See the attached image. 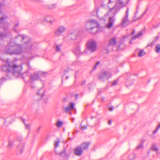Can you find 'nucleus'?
Wrapping results in <instances>:
<instances>
[{
	"mask_svg": "<svg viewBox=\"0 0 160 160\" xmlns=\"http://www.w3.org/2000/svg\"><path fill=\"white\" fill-rule=\"evenodd\" d=\"M37 47V44L32 41L27 36L19 35L12 39L6 47L3 52L8 54H18L22 51L32 54Z\"/></svg>",
	"mask_w": 160,
	"mask_h": 160,
	"instance_id": "obj_1",
	"label": "nucleus"
},
{
	"mask_svg": "<svg viewBox=\"0 0 160 160\" xmlns=\"http://www.w3.org/2000/svg\"><path fill=\"white\" fill-rule=\"evenodd\" d=\"M15 61H13L9 62L7 60L5 65L2 67V70L7 72V76L10 78H11L12 76L18 77L21 74L22 67L21 65H16L15 64Z\"/></svg>",
	"mask_w": 160,
	"mask_h": 160,
	"instance_id": "obj_2",
	"label": "nucleus"
},
{
	"mask_svg": "<svg viewBox=\"0 0 160 160\" xmlns=\"http://www.w3.org/2000/svg\"><path fill=\"white\" fill-rule=\"evenodd\" d=\"M99 24L96 20L92 19L86 22L85 28L89 33L95 34L98 32V29Z\"/></svg>",
	"mask_w": 160,
	"mask_h": 160,
	"instance_id": "obj_3",
	"label": "nucleus"
},
{
	"mask_svg": "<svg viewBox=\"0 0 160 160\" xmlns=\"http://www.w3.org/2000/svg\"><path fill=\"white\" fill-rule=\"evenodd\" d=\"M129 0H117L116 4L115 6L112 8L110 10V11L108 13L106 14L105 17L101 18L100 20L101 22H105L106 19L105 18V17L108 15V14L111 12H114V14H115L117 12V11L119 10L121 7L127 4Z\"/></svg>",
	"mask_w": 160,
	"mask_h": 160,
	"instance_id": "obj_4",
	"label": "nucleus"
},
{
	"mask_svg": "<svg viewBox=\"0 0 160 160\" xmlns=\"http://www.w3.org/2000/svg\"><path fill=\"white\" fill-rule=\"evenodd\" d=\"M97 45L96 42L93 39L89 40L87 43L86 49L91 52L95 51L97 49Z\"/></svg>",
	"mask_w": 160,
	"mask_h": 160,
	"instance_id": "obj_5",
	"label": "nucleus"
},
{
	"mask_svg": "<svg viewBox=\"0 0 160 160\" xmlns=\"http://www.w3.org/2000/svg\"><path fill=\"white\" fill-rule=\"evenodd\" d=\"M135 31L133 30L130 34H127V35L124 36V39L126 38H129L130 40L129 42V43L130 44H132V41L138 38L140 36V32H138L136 35H135Z\"/></svg>",
	"mask_w": 160,
	"mask_h": 160,
	"instance_id": "obj_6",
	"label": "nucleus"
},
{
	"mask_svg": "<svg viewBox=\"0 0 160 160\" xmlns=\"http://www.w3.org/2000/svg\"><path fill=\"white\" fill-rule=\"evenodd\" d=\"M43 76V75L41 72H39L34 73L30 75L29 82L30 83H32L39 80L41 76Z\"/></svg>",
	"mask_w": 160,
	"mask_h": 160,
	"instance_id": "obj_7",
	"label": "nucleus"
},
{
	"mask_svg": "<svg viewBox=\"0 0 160 160\" xmlns=\"http://www.w3.org/2000/svg\"><path fill=\"white\" fill-rule=\"evenodd\" d=\"M111 72L108 71H104L102 72L98 75V77L100 80H104L107 79L111 76Z\"/></svg>",
	"mask_w": 160,
	"mask_h": 160,
	"instance_id": "obj_8",
	"label": "nucleus"
},
{
	"mask_svg": "<svg viewBox=\"0 0 160 160\" xmlns=\"http://www.w3.org/2000/svg\"><path fill=\"white\" fill-rule=\"evenodd\" d=\"M128 12L129 9L128 8H127L126 12V15L123 18L121 24V25H122V27H126L130 23V22L128 19Z\"/></svg>",
	"mask_w": 160,
	"mask_h": 160,
	"instance_id": "obj_9",
	"label": "nucleus"
},
{
	"mask_svg": "<svg viewBox=\"0 0 160 160\" xmlns=\"http://www.w3.org/2000/svg\"><path fill=\"white\" fill-rule=\"evenodd\" d=\"M75 104L73 102L70 103L69 105L67 106L66 107H64L63 108V111L66 112H68L74 108Z\"/></svg>",
	"mask_w": 160,
	"mask_h": 160,
	"instance_id": "obj_10",
	"label": "nucleus"
},
{
	"mask_svg": "<svg viewBox=\"0 0 160 160\" xmlns=\"http://www.w3.org/2000/svg\"><path fill=\"white\" fill-rule=\"evenodd\" d=\"M42 19H44L45 21L50 24L52 23L55 21L54 18L51 15H48L45 18Z\"/></svg>",
	"mask_w": 160,
	"mask_h": 160,
	"instance_id": "obj_11",
	"label": "nucleus"
},
{
	"mask_svg": "<svg viewBox=\"0 0 160 160\" xmlns=\"http://www.w3.org/2000/svg\"><path fill=\"white\" fill-rule=\"evenodd\" d=\"M115 20L113 17H110L109 18L108 22L106 24L105 27L108 28H111L113 26Z\"/></svg>",
	"mask_w": 160,
	"mask_h": 160,
	"instance_id": "obj_12",
	"label": "nucleus"
},
{
	"mask_svg": "<svg viewBox=\"0 0 160 160\" xmlns=\"http://www.w3.org/2000/svg\"><path fill=\"white\" fill-rule=\"evenodd\" d=\"M83 150L81 146H79L75 148V153L77 156H81L83 153Z\"/></svg>",
	"mask_w": 160,
	"mask_h": 160,
	"instance_id": "obj_13",
	"label": "nucleus"
},
{
	"mask_svg": "<svg viewBox=\"0 0 160 160\" xmlns=\"http://www.w3.org/2000/svg\"><path fill=\"white\" fill-rule=\"evenodd\" d=\"M65 30L66 28L64 26H60L55 32V34L56 36H59L62 33H63L65 31Z\"/></svg>",
	"mask_w": 160,
	"mask_h": 160,
	"instance_id": "obj_14",
	"label": "nucleus"
},
{
	"mask_svg": "<svg viewBox=\"0 0 160 160\" xmlns=\"http://www.w3.org/2000/svg\"><path fill=\"white\" fill-rule=\"evenodd\" d=\"M77 33L76 31H71L69 32L68 37L71 40H75L77 38Z\"/></svg>",
	"mask_w": 160,
	"mask_h": 160,
	"instance_id": "obj_15",
	"label": "nucleus"
},
{
	"mask_svg": "<svg viewBox=\"0 0 160 160\" xmlns=\"http://www.w3.org/2000/svg\"><path fill=\"white\" fill-rule=\"evenodd\" d=\"M73 52L77 56H79L82 54V52L80 50V47L79 46L76 47L73 50Z\"/></svg>",
	"mask_w": 160,
	"mask_h": 160,
	"instance_id": "obj_16",
	"label": "nucleus"
},
{
	"mask_svg": "<svg viewBox=\"0 0 160 160\" xmlns=\"http://www.w3.org/2000/svg\"><path fill=\"white\" fill-rule=\"evenodd\" d=\"M90 144V143L89 142H85L82 143L80 146L83 150H86L88 148Z\"/></svg>",
	"mask_w": 160,
	"mask_h": 160,
	"instance_id": "obj_17",
	"label": "nucleus"
},
{
	"mask_svg": "<svg viewBox=\"0 0 160 160\" xmlns=\"http://www.w3.org/2000/svg\"><path fill=\"white\" fill-rule=\"evenodd\" d=\"M116 42V39L114 38H111L109 41L108 47L113 46L115 45Z\"/></svg>",
	"mask_w": 160,
	"mask_h": 160,
	"instance_id": "obj_18",
	"label": "nucleus"
},
{
	"mask_svg": "<svg viewBox=\"0 0 160 160\" xmlns=\"http://www.w3.org/2000/svg\"><path fill=\"white\" fill-rule=\"evenodd\" d=\"M24 145L22 143H21L18 146V150L20 151L21 153H22L23 151Z\"/></svg>",
	"mask_w": 160,
	"mask_h": 160,
	"instance_id": "obj_19",
	"label": "nucleus"
},
{
	"mask_svg": "<svg viewBox=\"0 0 160 160\" xmlns=\"http://www.w3.org/2000/svg\"><path fill=\"white\" fill-rule=\"evenodd\" d=\"M37 94L38 95H40V98H42L44 96L43 91L42 89H40L37 92Z\"/></svg>",
	"mask_w": 160,
	"mask_h": 160,
	"instance_id": "obj_20",
	"label": "nucleus"
},
{
	"mask_svg": "<svg viewBox=\"0 0 160 160\" xmlns=\"http://www.w3.org/2000/svg\"><path fill=\"white\" fill-rule=\"evenodd\" d=\"M62 45L60 44L59 45H56L55 47L56 51L57 52H60L61 51V47Z\"/></svg>",
	"mask_w": 160,
	"mask_h": 160,
	"instance_id": "obj_21",
	"label": "nucleus"
},
{
	"mask_svg": "<svg viewBox=\"0 0 160 160\" xmlns=\"http://www.w3.org/2000/svg\"><path fill=\"white\" fill-rule=\"evenodd\" d=\"M27 67H28V69L24 73H23V74H26L27 75L28 73L29 72V71L31 69V68L30 66L29 62H28V63H27Z\"/></svg>",
	"mask_w": 160,
	"mask_h": 160,
	"instance_id": "obj_22",
	"label": "nucleus"
},
{
	"mask_svg": "<svg viewBox=\"0 0 160 160\" xmlns=\"http://www.w3.org/2000/svg\"><path fill=\"white\" fill-rule=\"evenodd\" d=\"M155 51L157 53H159L160 52V44L157 45L155 48Z\"/></svg>",
	"mask_w": 160,
	"mask_h": 160,
	"instance_id": "obj_23",
	"label": "nucleus"
},
{
	"mask_svg": "<svg viewBox=\"0 0 160 160\" xmlns=\"http://www.w3.org/2000/svg\"><path fill=\"white\" fill-rule=\"evenodd\" d=\"M63 123L62 122L60 121H58L56 123V125L57 126L58 128H60L63 125Z\"/></svg>",
	"mask_w": 160,
	"mask_h": 160,
	"instance_id": "obj_24",
	"label": "nucleus"
},
{
	"mask_svg": "<svg viewBox=\"0 0 160 160\" xmlns=\"http://www.w3.org/2000/svg\"><path fill=\"white\" fill-rule=\"evenodd\" d=\"M21 119H22V122H23V123L25 124V128L27 129H29V128L30 125L28 124H26L25 123V119L23 118H22Z\"/></svg>",
	"mask_w": 160,
	"mask_h": 160,
	"instance_id": "obj_25",
	"label": "nucleus"
},
{
	"mask_svg": "<svg viewBox=\"0 0 160 160\" xmlns=\"http://www.w3.org/2000/svg\"><path fill=\"white\" fill-rule=\"evenodd\" d=\"M7 35L5 34H3L2 32H0V40H2L4 38L6 37Z\"/></svg>",
	"mask_w": 160,
	"mask_h": 160,
	"instance_id": "obj_26",
	"label": "nucleus"
},
{
	"mask_svg": "<svg viewBox=\"0 0 160 160\" xmlns=\"http://www.w3.org/2000/svg\"><path fill=\"white\" fill-rule=\"evenodd\" d=\"M152 149L155 151H158V148L155 146V145H153L152 147Z\"/></svg>",
	"mask_w": 160,
	"mask_h": 160,
	"instance_id": "obj_27",
	"label": "nucleus"
},
{
	"mask_svg": "<svg viewBox=\"0 0 160 160\" xmlns=\"http://www.w3.org/2000/svg\"><path fill=\"white\" fill-rule=\"evenodd\" d=\"M9 26V23L8 22H5L4 25H3L2 26L5 30L6 29V28H8Z\"/></svg>",
	"mask_w": 160,
	"mask_h": 160,
	"instance_id": "obj_28",
	"label": "nucleus"
},
{
	"mask_svg": "<svg viewBox=\"0 0 160 160\" xmlns=\"http://www.w3.org/2000/svg\"><path fill=\"white\" fill-rule=\"evenodd\" d=\"M100 64V62L98 61V62H97V63H96V64L94 66L92 70H95L96 69L98 65H99Z\"/></svg>",
	"mask_w": 160,
	"mask_h": 160,
	"instance_id": "obj_29",
	"label": "nucleus"
},
{
	"mask_svg": "<svg viewBox=\"0 0 160 160\" xmlns=\"http://www.w3.org/2000/svg\"><path fill=\"white\" fill-rule=\"evenodd\" d=\"M160 128V123L158 125V126L157 127V129L155 130L154 131H153V134H155V133H156L157 132L158 130Z\"/></svg>",
	"mask_w": 160,
	"mask_h": 160,
	"instance_id": "obj_30",
	"label": "nucleus"
},
{
	"mask_svg": "<svg viewBox=\"0 0 160 160\" xmlns=\"http://www.w3.org/2000/svg\"><path fill=\"white\" fill-rule=\"evenodd\" d=\"M19 25V23L18 22H16L15 24H14V29L15 31H16L15 28H16L17 27H18Z\"/></svg>",
	"mask_w": 160,
	"mask_h": 160,
	"instance_id": "obj_31",
	"label": "nucleus"
},
{
	"mask_svg": "<svg viewBox=\"0 0 160 160\" xmlns=\"http://www.w3.org/2000/svg\"><path fill=\"white\" fill-rule=\"evenodd\" d=\"M118 82V79H117L116 80H114L113 82L112 85L115 86V85H116V84H117Z\"/></svg>",
	"mask_w": 160,
	"mask_h": 160,
	"instance_id": "obj_32",
	"label": "nucleus"
},
{
	"mask_svg": "<svg viewBox=\"0 0 160 160\" xmlns=\"http://www.w3.org/2000/svg\"><path fill=\"white\" fill-rule=\"evenodd\" d=\"M141 148H143V146H142V144L144 143L145 141V140L144 139H142L141 141Z\"/></svg>",
	"mask_w": 160,
	"mask_h": 160,
	"instance_id": "obj_33",
	"label": "nucleus"
},
{
	"mask_svg": "<svg viewBox=\"0 0 160 160\" xmlns=\"http://www.w3.org/2000/svg\"><path fill=\"white\" fill-rule=\"evenodd\" d=\"M13 144V142L11 141H9L8 142V145L10 147H11V146Z\"/></svg>",
	"mask_w": 160,
	"mask_h": 160,
	"instance_id": "obj_34",
	"label": "nucleus"
},
{
	"mask_svg": "<svg viewBox=\"0 0 160 160\" xmlns=\"http://www.w3.org/2000/svg\"><path fill=\"white\" fill-rule=\"evenodd\" d=\"M59 141H57L55 142L54 145L55 147H57L58 145Z\"/></svg>",
	"mask_w": 160,
	"mask_h": 160,
	"instance_id": "obj_35",
	"label": "nucleus"
},
{
	"mask_svg": "<svg viewBox=\"0 0 160 160\" xmlns=\"http://www.w3.org/2000/svg\"><path fill=\"white\" fill-rule=\"evenodd\" d=\"M81 129H82V130H85L87 129V127L86 126H82V125L81 126Z\"/></svg>",
	"mask_w": 160,
	"mask_h": 160,
	"instance_id": "obj_36",
	"label": "nucleus"
},
{
	"mask_svg": "<svg viewBox=\"0 0 160 160\" xmlns=\"http://www.w3.org/2000/svg\"><path fill=\"white\" fill-rule=\"evenodd\" d=\"M145 54L144 52L142 50H141V57L144 55Z\"/></svg>",
	"mask_w": 160,
	"mask_h": 160,
	"instance_id": "obj_37",
	"label": "nucleus"
},
{
	"mask_svg": "<svg viewBox=\"0 0 160 160\" xmlns=\"http://www.w3.org/2000/svg\"><path fill=\"white\" fill-rule=\"evenodd\" d=\"M136 52H137L138 53V56L140 57V49H138L136 51Z\"/></svg>",
	"mask_w": 160,
	"mask_h": 160,
	"instance_id": "obj_38",
	"label": "nucleus"
},
{
	"mask_svg": "<svg viewBox=\"0 0 160 160\" xmlns=\"http://www.w3.org/2000/svg\"><path fill=\"white\" fill-rule=\"evenodd\" d=\"M56 5L55 4H53L52 5V7L50 8V9H52L55 7Z\"/></svg>",
	"mask_w": 160,
	"mask_h": 160,
	"instance_id": "obj_39",
	"label": "nucleus"
},
{
	"mask_svg": "<svg viewBox=\"0 0 160 160\" xmlns=\"http://www.w3.org/2000/svg\"><path fill=\"white\" fill-rule=\"evenodd\" d=\"M132 156H133V157L132 158L131 157L130 158V159L131 160H134V159L135 158V156L134 155H133Z\"/></svg>",
	"mask_w": 160,
	"mask_h": 160,
	"instance_id": "obj_40",
	"label": "nucleus"
},
{
	"mask_svg": "<svg viewBox=\"0 0 160 160\" xmlns=\"http://www.w3.org/2000/svg\"><path fill=\"white\" fill-rule=\"evenodd\" d=\"M32 58H33V57L32 56H28L27 57V59H32Z\"/></svg>",
	"mask_w": 160,
	"mask_h": 160,
	"instance_id": "obj_41",
	"label": "nucleus"
},
{
	"mask_svg": "<svg viewBox=\"0 0 160 160\" xmlns=\"http://www.w3.org/2000/svg\"><path fill=\"white\" fill-rule=\"evenodd\" d=\"M113 107H111L109 108V110L110 111H112L113 110Z\"/></svg>",
	"mask_w": 160,
	"mask_h": 160,
	"instance_id": "obj_42",
	"label": "nucleus"
},
{
	"mask_svg": "<svg viewBox=\"0 0 160 160\" xmlns=\"http://www.w3.org/2000/svg\"><path fill=\"white\" fill-rule=\"evenodd\" d=\"M94 10L95 11L96 13L97 14L98 12V8H95L94 9Z\"/></svg>",
	"mask_w": 160,
	"mask_h": 160,
	"instance_id": "obj_43",
	"label": "nucleus"
},
{
	"mask_svg": "<svg viewBox=\"0 0 160 160\" xmlns=\"http://www.w3.org/2000/svg\"><path fill=\"white\" fill-rule=\"evenodd\" d=\"M86 83V81H83V82H82L81 83V85L82 86H83V85H84Z\"/></svg>",
	"mask_w": 160,
	"mask_h": 160,
	"instance_id": "obj_44",
	"label": "nucleus"
},
{
	"mask_svg": "<svg viewBox=\"0 0 160 160\" xmlns=\"http://www.w3.org/2000/svg\"><path fill=\"white\" fill-rule=\"evenodd\" d=\"M140 148V145H139L136 148V149L137 150H139Z\"/></svg>",
	"mask_w": 160,
	"mask_h": 160,
	"instance_id": "obj_45",
	"label": "nucleus"
},
{
	"mask_svg": "<svg viewBox=\"0 0 160 160\" xmlns=\"http://www.w3.org/2000/svg\"><path fill=\"white\" fill-rule=\"evenodd\" d=\"M108 124L109 125H110L112 124V121L110 120H109L108 122Z\"/></svg>",
	"mask_w": 160,
	"mask_h": 160,
	"instance_id": "obj_46",
	"label": "nucleus"
},
{
	"mask_svg": "<svg viewBox=\"0 0 160 160\" xmlns=\"http://www.w3.org/2000/svg\"><path fill=\"white\" fill-rule=\"evenodd\" d=\"M48 101V99L47 98L46 100H44L45 102V103H47Z\"/></svg>",
	"mask_w": 160,
	"mask_h": 160,
	"instance_id": "obj_47",
	"label": "nucleus"
},
{
	"mask_svg": "<svg viewBox=\"0 0 160 160\" xmlns=\"http://www.w3.org/2000/svg\"><path fill=\"white\" fill-rule=\"evenodd\" d=\"M146 13V11H145V12H144V13H143L142 14V17L143 16L144 14H145Z\"/></svg>",
	"mask_w": 160,
	"mask_h": 160,
	"instance_id": "obj_48",
	"label": "nucleus"
},
{
	"mask_svg": "<svg viewBox=\"0 0 160 160\" xmlns=\"http://www.w3.org/2000/svg\"><path fill=\"white\" fill-rule=\"evenodd\" d=\"M112 2L111 1V0H109L108 3H110Z\"/></svg>",
	"mask_w": 160,
	"mask_h": 160,
	"instance_id": "obj_49",
	"label": "nucleus"
},
{
	"mask_svg": "<svg viewBox=\"0 0 160 160\" xmlns=\"http://www.w3.org/2000/svg\"><path fill=\"white\" fill-rule=\"evenodd\" d=\"M138 12V8L137 9V11H136V12L135 14V16H136V13H137Z\"/></svg>",
	"mask_w": 160,
	"mask_h": 160,
	"instance_id": "obj_50",
	"label": "nucleus"
},
{
	"mask_svg": "<svg viewBox=\"0 0 160 160\" xmlns=\"http://www.w3.org/2000/svg\"><path fill=\"white\" fill-rule=\"evenodd\" d=\"M140 34H141V36L142 35L143 33H142V32H141V33H140Z\"/></svg>",
	"mask_w": 160,
	"mask_h": 160,
	"instance_id": "obj_51",
	"label": "nucleus"
},
{
	"mask_svg": "<svg viewBox=\"0 0 160 160\" xmlns=\"http://www.w3.org/2000/svg\"><path fill=\"white\" fill-rule=\"evenodd\" d=\"M64 152H63L61 153V154L62 155V154H64Z\"/></svg>",
	"mask_w": 160,
	"mask_h": 160,
	"instance_id": "obj_52",
	"label": "nucleus"
},
{
	"mask_svg": "<svg viewBox=\"0 0 160 160\" xmlns=\"http://www.w3.org/2000/svg\"><path fill=\"white\" fill-rule=\"evenodd\" d=\"M22 78H23V79L25 80V78H24V76H22Z\"/></svg>",
	"mask_w": 160,
	"mask_h": 160,
	"instance_id": "obj_53",
	"label": "nucleus"
},
{
	"mask_svg": "<svg viewBox=\"0 0 160 160\" xmlns=\"http://www.w3.org/2000/svg\"><path fill=\"white\" fill-rule=\"evenodd\" d=\"M87 50H85V51H84L85 53H86V52Z\"/></svg>",
	"mask_w": 160,
	"mask_h": 160,
	"instance_id": "obj_54",
	"label": "nucleus"
},
{
	"mask_svg": "<svg viewBox=\"0 0 160 160\" xmlns=\"http://www.w3.org/2000/svg\"><path fill=\"white\" fill-rule=\"evenodd\" d=\"M68 76H67V77H66V79H68Z\"/></svg>",
	"mask_w": 160,
	"mask_h": 160,
	"instance_id": "obj_55",
	"label": "nucleus"
},
{
	"mask_svg": "<svg viewBox=\"0 0 160 160\" xmlns=\"http://www.w3.org/2000/svg\"><path fill=\"white\" fill-rule=\"evenodd\" d=\"M78 96V94H76V97H77V96Z\"/></svg>",
	"mask_w": 160,
	"mask_h": 160,
	"instance_id": "obj_56",
	"label": "nucleus"
},
{
	"mask_svg": "<svg viewBox=\"0 0 160 160\" xmlns=\"http://www.w3.org/2000/svg\"><path fill=\"white\" fill-rule=\"evenodd\" d=\"M18 140H19V141H21V139H18Z\"/></svg>",
	"mask_w": 160,
	"mask_h": 160,
	"instance_id": "obj_57",
	"label": "nucleus"
},
{
	"mask_svg": "<svg viewBox=\"0 0 160 160\" xmlns=\"http://www.w3.org/2000/svg\"><path fill=\"white\" fill-rule=\"evenodd\" d=\"M89 89H90V88L89 87Z\"/></svg>",
	"mask_w": 160,
	"mask_h": 160,
	"instance_id": "obj_58",
	"label": "nucleus"
}]
</instances>
